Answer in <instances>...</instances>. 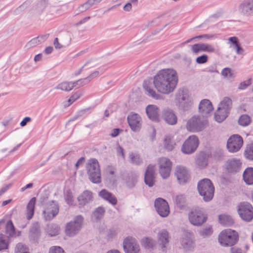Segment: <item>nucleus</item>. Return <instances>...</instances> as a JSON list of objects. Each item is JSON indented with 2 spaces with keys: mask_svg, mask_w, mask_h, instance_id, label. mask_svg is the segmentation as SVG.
<instances>
[{
  "mask_svg": "<svg viewBox=\"0 0 253 253\" xmlns=\"http://www.w3.org/2000/svg\"><path fill=\"white\" fill-rule=\"evenodd\" d=\"M154 206L158 214L163 217H167L170 212L169 207L166 200L161 198L156 199Z\"/></svg>",
  "mask_w": 253,
  "mask_h": 253,
  "instance_id": "14",
  "label": "nucleus"
},
{
  "mask_svg": "<svg viewBox=\"0 0 253 253\" xmlns=\"http://www.w3.org/2000/svg\"><path fill=\"white\" fill-rule=\"evenodd\" d=\"M207 215L202 208H196L193 209L188 214L190 222L193 225L200 226L207 220Z\"/></svg>",
  "mask_w": 253,
  "mask_h": 253,
  "instance_id": "7",
  "label": "nucleus"
},
{
  "mask_svg": "<svg viewBox=\"0 0 253 253\" xmlns=\"http://www.w3.org/2000/svg\"><path fill=\"white\" fill-rule=\"evenodd\" d=\"M55 88L65 91H70L73 89V86L70 82H63L58 84Z\"/></svg>",
  "mask_w": 253,
  "mask_h": 253,
  "instance_id": "37",
  "label": "nucleus"
},
{
  "mask_svg": "<svg viewBox=\"0 0 253 253\" xmlns=\"http://www.w3.org/2000/svg\"><path fill=\"white\" fill-rule=\"evenodd\" d=\"M244 156L247 159L253 160V142L247 145L244 152Z\"/></svg>",
  "mask_w": 253,
  "mask_h": 253,
  "instance_id": "38",
  "label": "nucleus"
},
{
  "mask_svg": "<svg viewBox=\"0 0 253 253\" xmlns=\"http://www.w3.org/2000/svg\"><path fill=\"white\" fill-rule=\"evenodd\" d=\"M236 49V52L238 55H243L244 50L241 47L239 43L236 44L235 46H234Z\"/></svg>",
  "mask_w": 253,
  "mask_h": 253,
  "instance_id": "56",
  "label": "nucleus"
},
{
  "mask_svg": "<svg viewBox=\"0 0 253 253\" xmlns=\"http://www.w3.org/2000/svg\"><path fill=\"white\" fill-rule=\"evenodd\" d=\"M192 236V234L187 232L183 233L181 236L180 244L185 251H191L194 247V243Z\"/></svg>",
  "mask_w": 253,
  "mask_h": 253,
  "instance_id": "19",
  "label": "nucleus"
},
{
  "mask_svg": "<svg viewBox=\"0 0 253 253\" xmlns=\"http://www.w3.org/2000/svg\"><path fill=\"white\" fill-rule=\"evenodd\" d=\"M238 213L244 221L250 222L253 219V207L248 202L240 203L238 206Z\"/></svg>",
  "mask_w": 253,
  "mask_h": 253,
  "instance_id": "8",
  "label": "nucleus"
},
{
  "mask_svg": "<svg viewBox=\"0 0 253 253\" xmlns=\"http://www.w3.org/2000/svg\"><path fill=\"white\" fill-rule=\"evenodd\" d=\"M178 81L176 71L171 68L162 69L154 76L153 84L157 91L169 94L175 89Z\"/></svg>",
  "mask_w": 253,
  "mask_h": 253,
  "instance_id": "1",
  "label": "nucleus"
},
{
  "mask_svg": "<svg viewBox=\"0 0 253 253\" xmlns=\"http://www.w3.org/2000/svg\"><path fill=\"white\" fill-rule=\"evenodd\" d=\"M49 253H65V252L61 247L54 246L50 249Z\"/></svg>",
  "mask_w": 253,
  "mask_h": 253,
  "instance_id": "55",
  "label": "nucleus"
},
{
  "mask_svg": "<svg viewBox=\"0 0 253 253\" xmlns=\"http://www.w3.org/2000/svg\"><path fill=\"white\" fill-rule=\"evenodd\" d=\"M51 227L54 228V230L52 232H50L49 231H48V234L50 236H54L56 235L59 231L58 227L56 225H51Z\"/></svg>",
  "mask_w": 253,
  "mask_h": 253,
  "instance_id": "58",
  "label": "nucleus"
},
{
  "mask_svg": "<svg viewBox=\"0 0 253 253\" xmlns=\"http://www.w3.org/2000/svg\"><path fill=\"white\" fill-rule=\"evenodd\" d=\"M164 145L166 149L168 151H172L175 143L169 136H167L164 139Z\"/></svg>",
  "mask_w": 253,
  "mask_h": 253,
  "instance_id": "36",
  "label": "nucleus"
},
{
  "mask_svg": "<svg viewBox=\"0 0 253 253\" xmlns=\"http://www.w3.org/2000/svg\"><path fill=\"white\" fill-rule=\"evenodd\" d=\"M158 241L161 247L162 250L164 252L167 248V245L169 241L170 236L166 229H162L158 233Z\"/></svg>",
  "mask_w": 253,
  "mask_h": 253,
  "instance_id": "21",
  "label": "nucleus"
},
{
  "mask_svg": "<svg viewBox=\"0 0 253 253\" xmlns=\"http://www.w3.org/2000/svg\"><path fill=\"white\" fill-rule=\"evenodd\" d=\"M78 200L79 205L83 207L93 201V196L92 193L90 191L85 190L79 196Z\"/></svg>",
  "mask_w": 253,
  "mask_h": 253,
  "instance_id": "24",
  "label": "nucleus"
},
{
  "mask_svg": "<svg viewBox=\"0 0 253 253\" xmlns=\"http://www.w3.org/2000/svg\"><path fill=\"white\" fill-rule=\"evenodd\" d=\"M88 8H89L88 7L87 4H86V3H84L83 4H81L80 6H79L77 10L78 11L79 13L83 12L87 10Z\"/></svg>",
  "mask_w": 253,
  "mask_h": 253,
  "instance_id": "57",
  "label": "nucleus"
},
{
  "mask_svg": "<svg viewBox=\"0 0 253 253\" xmlns=\"http://www.w3.org/2000/svg\"><path fill=\"white\" fill-rule=\"evenodd\" d=\"M188 90L186 89H181L178 91L177 94L176 100V102H182L188 100H190Z\"/></svg>",
  "mask_w": 253,
  "mask_h": 253,
  "instance_id": "31",
  "label": "nucleus"
},
{
  "mask_svg": "<svg viewBox=\"0 0 253 253\" xmlns=\"http://www.w3.org/2000/svg\"><path fill=\"white\" fill-rule=\"evenodd\" d=\"M221 75L225 78L228 79L233 78V74L231 73V69L229 68H225L221 71Z\"/></svg>",
  "mask_w": 253,
  "mask_h": 253,
  "instance_id": "50",
  "label": "nucleus"
},
{
  "mask_svg": "<svg viewBox=\"0 0 253 253\" xmlns=\"http://www.w3.org/2000/svg\"><path fill=\"white\" fill-rule=\"evenodd\" d=\"M197 189L200 195L203 197L204 201L209 202L213 198L214 187L210 179L204 178L199 181L197 185Z\"/></svg>",
  "mask_w": 253,
  "mask_h": 253,
  "instance_id": "2",
  "label": "nucleus"
},
{
  "mask_svg": "<svg viewBox=\"0 0 253 253\" xmlns=\"http://www.w3.org/2000/svg\"><path fill=\"white\" fill-rule=\"evenodd\" d=\"M126 182L129 188H132L134 187L137 182V177L132 174L129 175L126 178Z\"/></svg>",
  "mask_w": 253,
  "mask_h": 253,
  "instance_id": "40",
  "label": "nucleus"
},
{
  "mask_svg": "<svg viewBox=\"0 0 253 253\" xmlns=\"http://www.w3.org/2000/svg\"><path fill=\"white\" fill-rule=\"evenodd\" d=\"M207 121L200 117H193L187 123V129L192 132L200 131L204 127Z\"/></svg>",
  "mask_w": 253,
  "mask_h": 253,
  "instance_id": "11",
  "label": "nucleus"
},
{
  "mask_svg": "<svg viewBox=\"0 0 253 253\" xmlns=\"http://www.w3.org/2000/svg\"><path fill=\"white\" fill-rule=\"evenodd\" d=\"M105 212V209L102 206L96 208L92 214V218L99 220L102 218Z\"/></svg>",
  "mask_w": 253,
  "mask_h": 253,
  "instance_id": "32",
  "label": "nucleus"
},
{
  "mask_svg": "<svg viewBox=\"0 0 253 253\" xmlns=\"http://www.w3.org/2000/svg\"><path fill=\"white\" fill-rule=\"evenodd\" d=\"M243 179L245 182L248 185L253 184V168H248L246 169L243 174Z\"/></svg>",
  "mask_w": 253,
  "mask_h": 253,
  "instance_id": "30",
  "label": "nucleus"
},
{
  "mask_svg": "<svg viewBox=\"0 0 253 253\" xmlns=\"http://www.w3.org/2000/svg\"><path fill=\"white\" fill-rule=\"evenodd\" d=\"M232 107V99L229 97H225L219 104L217 110L214 114L216 122H223L228 116Z\"/></svg>",
  "mask_w": 253,
  "mask_h": 253,
  "instance_id": "3",
  "label": "nucleus"
},
{
  "mask_svg": "<svg viewBox=\"0 0 253 253\" xmlns=\"http://www.w3.org/2000/svg\"><path fill=\"white\" fill-rule=\"evenodd\" d=\"M144 88L146 91V94L154 99H159L161 98V95L156 92V91L150 86L144 83L143 84Z\"/></svg>",
  "mask_w": 253,
  "mask_h": 253,
  "instance_id": "34",
  "label": "nucleus"
},
{
  "mask_svg": "<svg viewBox=\"0 0 253 253\" xmlns=\"http://www.w3.org/2000/svg\"><path fill=\"white\" fill-rule=\"evenodd\" d=\"M208 59V56L206 54H204L197 57L196 61L197 63L200 64H204L207 62Z\"/></svg>",
  "mask_w": 253,
  "mask_h": 253,
  "instance_id": "53",
  "label": "nucleus"
},
{
  "mask_svg": "<svg viewBox=\"0 0 253 253\" xmlns=\"http://www.w3.org/2000/svg\"><path fill=\"white\" fill-rule=\"evenodd\" d=\"M40 43V41L36 38L33 39L29 41L26 44L28 48H30L36 46Z\"/></svg>",
  "mask_w": 253,
  "mask_h": 253,
  "instance_id": "54",
  "label": "nucleus"
},
{
  "mask_svg": "<svg viewBox=\"0 0 253 253\" xmlns=\"http://www.w3.org/2000/svg\"><path fill=\"white\" fill-rule=\"evenodd\" d=\"M99 75V72L96 71L89 75L86 78V79L89 82L91 80L94 79V78L97 77Z\"/></svg>",
  "mask_w": 253,
  "mask_h": 253,
  "instance_id": "62",
  "label": "nucleus"
},
{
  "mask_svg": "<svg viewBox=\"0 0 253 253\" xmlns=\"http://www.w3.org/2000/svg\"><path fill=\"white\" fill-rule=\"evenodd\" d=\"M213 110L211 102L208 99L202 100L199 106L200 113L203 117H207Z\"/></svg>",
  "mask_w": 253,
  "mask_h": 253,
  "instance_id": "20",
  "label": "nucleus"
},
{
  "mask_svg": "<svg viewBox=\"0 0 253 253\" xmlns=\"http://www.w3.org/2000/svg\"><path fill=\"white\" fill-rule=\"evenodd\" d=\"M191 50L194 54H197L200 51H202V43H196L191 46Z\"/></svg>",
  "mask_w": 253,
  "mask_h": 253,
  "instance_id": "52",
  "label": "nucleus"
},
{
  "mask_svg": "<svg viewBox=\"0 0 253 253\" xmlns=\"http://www.w3.org/2000/svg\"><path fill=\"white\" fill-rule=\"evenodd\" d=\"M129 158L130 160L131 163L135 165H139L142 162L140 156L133 153H129Z\"/></svg>",
  "mask_w": 253,
  "mask_h": 253,
  "instance_id": "44",
  "label": "nucleus"
},
{
  "mask_svg": "<svg viewBox=\"0 0 253 253\" xmlns=\"http://www.w3.org/2000/svg\"><path fill=\"white\" fill-rule=\"evenodd\" d=\"M31 118L29 117H26L24 118V119L20 123V126H25L28 123L31 122Z\"/></svg>",
  "mask_w": 253,
  "mask_h": 253,
  "instance_id": "63",
  "label": "nucleus"
},
{
  "mask_svg": "<svg viewBox=\"0 0 253 253\" xmlns=\"http://www.w3.org/2000/svg\"><path fill=\"white\" fill-rule=\"evenodd\" d=\"M115 168L112 166H108L105 169L106 175L110 178H112L115 177Z\"/></svg>",
  "mask_w": 253,
  "mask_h": 253,
  "instance_id": "47",
  "label": "nucleus"
},
{
  "mask_svg": "<svg viewBox=\"0 0 253 253\" xmlns=\"http://www.w3.org/2000/svg\"><path fill=\"white\" fill-rule=\"evenodd\" d=\"M238 13L243 17L253 16V0H243L238 6Z\"/></svg>",
  "mask_w": 253,
  "mask_h": 253,
  "instance_id": "12",
  "label": "nucleus"
},
{
  "mask_svg": "<svg viewBox=\"0 0 253 253\" xmlns=\"http://www.w3.org/2000/svg\"><path fill=\"white\" fill-rule=\"evenodd\" d=\"M252 79L250 78L247 81L241 82L239 86L238 89L240 90H244L252 84Z\"/></svg>",
  "mask_w": 253,
  "mask_h": 253,
  "instance_id": "51",
  "label": "nucleus"
},
{
  "mask_svg": "<svg viewBox=\"0 0 253 253\" xmlns=\"http://www.w3.org/2000/svg\"><path fill=\"white\" fill-rule=\"evenodd\" d=\"M142 246L147 249H152L156 245V242L153 239L146 237L142 239Z\"/></svg>",
  "mask_w": 253,
  "mask_h": 253,
  "instance_id": "35",
  "label": "nucleus"
},
{
  "mask_svg": "<svg viewBox=\"0 0 253 253\" xmlns=\"http://www.w3.org/2000/svg\"><path fill=\"white\" fill-rule=\"evenodd\" d=\"M243 144L242 137L238 134H233L227 140V148L230 152H237L241 149Z\"/></svg>",
  "mask_w": 253,
  "mask_h": 253,
  "instance_id": "13",
  "label": "nucleus"
},
{
  "mask_svg": "<svg viewBox=\"0 0 253 253\" xmlns=\"http://www.w3.org/2000/svg\"><path fill=\"white\" fill-rule=\"evenodd\" d=\"M123 248L126 253H139V246L135 238L126 237L123 242Z\"/></svg>",
  "mask_w": 253,
  "mask_h": 253,
  "instance_id": "16",
  "label": "nucleus"
},
{
  "mask_svg": "<svg viewBox=\"0 0 253 253\" xmlns=\"http://www.w3.org/2000/svg\"><path fill=\"white\" fill-rule=\"evenodd\" d=\"M202 51L208 52H214L215 51V48L213 45L207 44V43H202Z\"/></svg>",
  "mask_w": 253,
  "mask_h": 253,
  "instance_id": "48",
  "label": "nucleus"
},
{
  "mask_svg": "<svg viewBox=\"0 0 253 253\" xmlns=\"http://www.w3.org/2000/svg\"><path fill=\"white\" fill-rule=\"evenodd\" d=\"M36 202V198H32L29 202L26 207L27 218L28 220L31 219L34 213L35 206Z\"/></svg>",
  "mask_w": 253,
  "mask_h": 253,
  "instance_id": "29",
  "label": "nucleus"
},
{
  "mask_svg": "<svg viewBox=\"0 0 253 253\" xmlns=\"http://www.w3.org/2000/svg\"><path fill=\"white\" fill-rule=\"evenodd\" d=\"M81 96V94L76 92L72 95L70 98L68 100V104H64L65 107H68L76 100L79 98Z\"/></svg>",
  "mask_w": 253,
  "mask_h": 253,
  "instance_id": "49",
  "label": "nucleus"
},
{
  "mask_svg": "<svg viewBox=\"0 0 253 253\" xmlns=\"http://www.w3.org/2000/svg\"><path fill=\"white\" fill-rule=\"evenodd\" d=\"M122 131V130L120 128H114L112 130L110 135L112 137H115L117 136Z\"/></svg>",
  "mask_w": 253,
  "mask_h": 253,
  "instance_id": "59",
  "label": "nucleus"
},
{
  "mask_svg": "<svg viewBox=\"0 0 253 253\" xmlns=\"http://www.w3.org/2000/svg\"><path fill=\"white\" fill-rule=\"evenodd\" d=\"M146 112L151 120L154 122L159 121V109L156 105H148L146 108Z\"/></svg>",
  "mask_w": 253,
  "mask_h": 253,
  "instance_id": "26",
  "label": "nucleus"
},
{
  "mask_svg": "<svg viewBox=\"0 0 253 253\" xmlns=\"http://www.w3.org/2000/svg\"><path fill=\"white\" fill-rule=\"evenodd\" d=\"M162 117L165 122L169 125H174L177 123V116L171 109L168 108L164 109Z\"/></svg>",
  "mask_w": 253,
  "mask_h": 253,
  "instance_id": "22",
  "label": "nucleus"
},
{
  "mask_svg": "<svg viewBox=\"0 0 253 253\" xmlns=\"http://www.w3.org/2000/svg\"><path fill=\"white\" fill-rule=\"evenodd\" d=\"M84 222V217L79 215L75 216L73 220L68 222L65 227V232L69 237H74L81 230Z\"/></svg>",
  "mask_w": 253,
  "mask_h": 253,
  "instance_id": "6",
  "label": "nucleus"
},
{
  "mask_svg": "<svg viewBox=\"0 0 253 253\" xmlns=\"http://www.w3.org/2000/svg\"><path fill=\"white\" fill-rule=\"evenodd\" d=\"M219 222L223 225H229L233 223V220L230 216L222 214L218 217Z\"/></svg>",
  "mask_w": 253,
  "mask_h": 253,
  "instance_id": "39",
  "label": "nucleus"
},
{
  "mask_svg": "<svg viewBox=\"0 0 253 253\" xmlns=\"http://www.w3.org/2000/svg\"><path fill=\"white\" fill-rule=\"evenodd\" d=\"M185 202V199L183 196L177 195L175 197V203L179 208L181 209L184 207Z\"/></svg>",
  "mask_w": 253,
  "mask_h": 253,
  "instance_id": "45",
  "label": "nucleus"
},
{
  "mask_svg": "<svg viewBox=\"0 0 253 253\" xmlns=\"http://www.w3.org/2000/svg\"><path fill=\"white\" fill-rule=\"evenodd\" d=\"M40 236V230L36 227H32L30 231V237L33 240H37Z\"/></svg>",
  "mask_w": 253,
  "mask_h": 253,
  "instance_id": "43",
  "label": "nucleus"
},
{
  "mask_svg": "<svg viewBox=\"0 0 253 253\" xmlns=\"http://www.w3.org/2000/svg\"><path fill=\"white\" fill-rule=\"evenodd\" d=\"M127 120L128 125L133 131L138 132L140 130L142 120L138 114L132 113L128 115Z\"/></svg>",
  "mask_w": 253,
  "mask_h": 253,
  "instance_id": "17",
  "label": "nucleus"
},
{
  "mask_svg": "<svg viewBox=\"0 0 253 253\" xmlns=\"http://www.w3.org/2000/svg\"><path fill=\"white\" fill-rule=\"evenodd\" d=\"M212 232V229L211 227H207L204 229L202 232V235L204 236L210 235Z\"/></svg>",
  "mask_w": 253,
  "mask_h": 253,
  "instance_id": "60",
  "label": "nucleus"
},
{
  "mask_svg": "<svg viewBox=\"0 0 253 253\" xmlns=\"http://www.w3.org/2000/svg\"><path fill=\"white\" fill-rule=\"evenodd\" d=\"M199 144V139L196 135L190 136L184 142L182 147V152L186 154L194 153Z\"/></svg>",
  "mask_w": 253,
  "mask_h": 253,
  "instance_id": "10",
  "label": "nucleus"
},
{
  "mask_svg": "<svg viewBox=\"0 0 253 253\" xmlns=\"http://www.w3.org/2000/svg\"><path fill=\"white\" fill-rule=\"evenodd\" d=\"M238 240V233L231 229L222 231L218 236V241L223 247L233 246L237 243Z\"/></svg>",
  "mask_w": 253,
  "mask_h": 253,
  "instance_id": "5",
  "label": "nucleus"
},
{
  "mask_svg": "<svg viewBox=\"0 0 253 253\" xmlns=\"http://www.w3.org/2000/svg\"><path fill=\"white\" fill-rule=\"evenodd\" d=\"M175 175L180 184H185L190 179V173L188 170L183 166H177L175 170Z\"/></svg>",
  "mask_w": 253,
  "mask_h": 253,
  "instance_id": "18",
  "label": "nucleus"
},
{
  "mask_svg": "<svg viewBox=\"0 0 253 253\" xmlns=\"http://www.w3.org/2000/svg\"><path fill=\"white\" fill-rule=\"evenodd\" d=\"M9 242L6 239L5 236L2 234H0V252L8 249Z\"/></svg>",
  "mask_w": 253,
  "mask_h": 253,
  "instance_id": "41",
  "label": "nucleus"
},
{
  "mask_svg": "<svg viewBox=\"0 0 253 253\" xmlns=\"http://www.w3.org/2000/svg\"><path fill=\"white\" fill-rule=\"evenodd\" d=\"M159 173L164 179L169 177L171 170L172 163L169 159L163 157L159 160Z\"/></svg>",
  "mask_w": 253,
  "mask_h": 253,
  "instance_id": "15",
  "label": "nucleus"
},
{
  "mask_svg": "<svg viewBox=\"0 0 253 253\" xmlns=\"http://www.w3.org/2000/svg\"><path fill=\"white\" fill-rule=\"evenodd\" d=\"M15 253H29L27 248L22 243H18L15 248Z\"/></svg>",
  "mask_w": 253,
  "mask_h": 253,
  "instance_id": "46",
  "label": "nucleus"
},
{
  "mask_svg": "<svg viewBox=\"0 0 253 253\" xmlns=\"http://www.w3.org/2000/svg\"><path fill=\"white\" fill-rule=\"evenodd\" d=\"M59 212V205L55 201H51L44 206L42 211L45 220H52Z\"/></svg>",
  "mask_w": 253,
  "mask_h": 253,
  "instance_id": "9",
  "label": "nucleus"
},
{
  "mask_svg": "<svg viewBox=\"0 0 253 253\" xmlns=\"http://www.w3.org/2000/svg\"><path fill=\"white\" fill-rule=\"evenodd\" d=\"M102 0H88L86 2L88 7L89 8L91 6L94 4L100 2Z\"/></svg>",
  "mask_w": 253,
  "mask_h": 253,
  "instance_id": "61",
  "label": "nucleus"
},
{
  "mask_svg": "<svg viewBox=\"0 0 253 253\" xmlns=\"http://www.w3.org/2000/svg\"><path fill=\"white\" fill-rule=\"evenodd\" d=\"M5 233L8 238H14L20 236L21 232L16 231L11 220H8L5 226Z\"/></svg>",
  "mask_w": 253,
  "mask_h": 253,
  "instance_id": "28",
  "label": "nucleus"
},
{
  "mask_svg": "<svg viewBox=\"0 0 253 253\" xmlns=\"http://www.w3.org/2000/svg\"><path fill=\"white\" fill-rule=\"evenodd\" d=\"M192 101L191 99L185 100L182 102H176V105L179 109L183 111H187L189 110L192 105Z\"/></svg>",
  "mask_w": 253,
  "mask_h": 253,
  "instance_id": "33",
  "label": "nucleus"
},
{
  "mask_svg": "<svg viewBox=\"0 0 253 253\" xmlns=\"http://www.w3.org/2000/svg\"><path fill=\"white\" fill-rule=\"evenodd\" d=\"M155 170L153 166L149 165L146 169L144 176V181L149 187H152L155 182Z\"/></svg>",
  "mask_w": 253,
  "mask_h": 253,
  "instance_id": "23",
  "label": "nucleus"
},
{
  "mask_svg": "<svg viewBox=\"0 0 253 253\" xmlns=\"http://www.w3.org/2000/svg\"><path fill=\"white\" fill-rule=\"evenodd\" d=\"M241 162L238 159H232L229 160L226 163V169L229 172L234 173L240 171L241 167Z\"/></svg>",
  "mask_w": 253,
  "mask_h": 253,
  "instance_id": "25",
  "label": "nucleus"
},
{
  "mask_svg": "<svg viewBox=\"0 0 253 253\" xmlns=\"http://www.w3.org/2000/svg\"><path fill=\"white\" fill-rule=\"evenodd\" d=\"M98 195L99 197L113 206L116 205L117 203V199L116 197L106 189H102L99 192Z\"/></svg>",
  "mask_w": 253,
  "mask_h": 253,
  "instance_id": "27",
  "label": "nucleus"
},
{
  "mask_svg": "<svg viewBox=\"0 0 253 253\" xmlns=\"http://www.w3.org/2000/svg\"><path fill=\"white\" fill-rule=\"evenodd\" d=\"M86 169L89 180L93 183H100L101 181V170L98 161L94 158L89 160Z\"/></svg>",
  "mask_w": 253,
  "mask_h": 253,
  "instance_id": "4",
  "label": "nucleus"
},
{
  "mask_svg": "<svg viewBox=\"0 0 253 253\" xmlns=\"http://www.w3.org/2000/svg\"><path fill=\"white\" fill-rule=\"evenodd\" d=\"M251 122V119L248 115H242L239 119L238 123L242 126H247Z\"/></svg>",
  "mask_w": 253,
  "mask_h": 253,
  "instance_id": "42",
  "label": "nucleus"
},
{
  "mask_svg": "<svg viewBox=\"0 0 253 253\" xmlns=\"http://www.w3.org/2000/svg\"><path fill=\"white\" fill-rule=\"evenodd\" d=\"M229 42L232 43L234 46H235L236 44H237L238 43V38L236 37H230L228 39Z\"/></svg>",
  "mask_w": 253,
  "mask_h": 253,
  "instance_id": "64",
  "label": "nucleus"
}]
</instances>
